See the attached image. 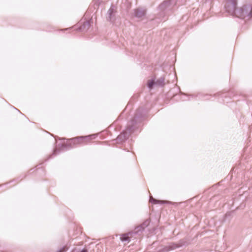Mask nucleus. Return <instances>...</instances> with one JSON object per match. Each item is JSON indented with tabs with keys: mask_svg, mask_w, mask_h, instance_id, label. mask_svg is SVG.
<instances>
[{
	"mask_svg": "<svg viewBox=\"0 0 252 252\" xmlns=\"http://www.w3.org/2000/svg\"><path fill=\"white\" fill-rule=\"evenodd\" d=\"M95 135H90L86 136H79L72 138L69 140L65 144H63L61 150H67L73 148L77 145L85 144L92 138H94Z\"/></svg>",
	"mask_w": 252,
	"mask_h": 252,
	"instance_id": "f257e3e1",
	"label": "nucleus"
},
{
	"mask_svg": "<svg viewBox=\"0 0 252 252\" xmlns=\"http://www.w3.org/2000/svg\"><path fill=\"white\" fill-rule=\"evenodd\" d=\"M136 123V118H134L131 122V124L129 125L126 129L123 131V132L117 137V140L118 141L123 142L127 139L130 134L133 132L135 130L134 124Z\"/></svg>",
	"mask_w": 252,
	"mask_h": 252,
	"instance_id": "f03ea898",
	"label": "nucleus"
},
{
	"mask_svg": "<svg viewBox=\"0 0 252 252\" xmlns=\"http://www.w3.org/2000/svg\"><path fill=\"white\" fill-rule=\"evenodd\" d=\"M236 16L242 19L252 17V6L246 5L236 11Z\"/></svg>",
	"mask_w": 252,
	"mask_h": 252,
	"instance_id": "7ed1b4c3",
	"label": "nucleus"
},
{
	"mask_svg": "<svg viewBox=\"0 0 252 252\" xmlns=\"http://www.w3.org/2000/svg\"><path fill=\"white\" fill-rule=\"evenodd\" d=\"M236 6L237 0H226L224 9L225 11L229 14L236 16V11L238 10Z\"/></svg>",
	"mask_w": 252,
	"mask_h": 252,
	"instance_id": "20e7f679",
	"label": "nucleus"
},
{
	"mask_svg": "<svg viewBox=\"0 0 252 252\" xmlns=\"http://www.w3.org/2000/svg\"><path fill=\"white\" fill-rule=\"evenodd\" d=\"M115 9L113 6H111L110 9L107 12L108 16L107 17V20L113 23L115 20Z\"/></svg>",
	"mask_w": 252,
	"mask_h": 252,
	"instance_id": "39448f33",
	"label": "nucleus"
},
{
	"mask_svg": "<svg viewBox=\"0 0 252 252\" xmlns=\"http://www.w3.org/2000/svg\"><path fill=\"white\" fill-rule=\"evenodd\" d=\"M150 224V220H146L142 224L138 226L135 228L134 233H138L139 231H143L146 227H147Z\"/></svg>",
	"mask_w": 252,
	"mask_h": 252,
	"instance_id": "423d86ee",
	"label": "nucleus"
},
{
	"mask_svg": "<svg viewBox=\"0 0 252 252\" xmlns=\"http://www.w3.org/2000/svg\"><path fill=\"white\" fill-rule=\"evenodd\" d=\"M145 14V10L142 8H137L134 10V15L136 18H141L144 16Z\"/></svg>",
	"mask_w": 252,
	"mask_h": 252,
	"instance_id": "0eeeda50",
	"label": "nucleus"
},
{
	"mask_svg": "<svg viewBox=\"0 0 252 252\" xmlns=\"http://www.w3.org/2000/svg\"><path fill=\"white\" fill-rule=\"evenodd\" d=\"M180 247V245L175 244H170L168 246L165 247L163 250L162 252H167L169 251L174 250L176 248H179Z\"/></svg>",
	"mask_w": 252,
	"mask_h": 252,
	"instance_id": "6e6552de",
	"label": "nucleus"
},
{
	"mask_svg": "<svg viewBox=\"0 0 252 252\" xmlns=\"http://www.w3.org/2000/svg\"><path fill=\"white\" fill-rule=\"evenodd\" d=\"M132 233H134V232H129L128 233L121 235L120 237L121 240L123 242H129L130 237L128 236V235H131Z\"/></svg>",
	"mask_w": 252,
	"mask_h": 252,
	"instance_id": "1a4fd4ad",
	"label": "nucleus"
},
{
	"mask_svg": "<svg viewBox=\"0 0 252 252\" xmlns=\"http://www.w3.org/2000/svg\"><path fill=\"white\" fill-rule=\"evenodd\" d=\"M171 1L170 0L164 1L159 6V9L164 10L166 9L170 4Z\"/></svg>",
	"mask_w": 252,
	"mask_h": 252,
	"instance_id": "9d476101",
	"label": "nucleus"
},
{
	"mask_svg": "<svg viewBox=\"0 0 252 252\" xmlns=\"http://www.w3.org/2000/svg\"><path fill=\"white\" fill-rule=\"evenodd\" d=\"M90 26V22L89 21H87L80 27L79 30L82 31H84L89 29Z\"/></svg>",
	"mask_w": 252,
	"mask_h": 252,
	"instance_id": "9b49d317",
	"label": "nucleus"
},
{
	"mask_svg": "<svg viewBox=\"0 0 252 252\" xmlns=\"http://www.w3.org/2000/svg\"><path fill=\"white\" fill-rule=\"evenodd\" d=\"M164 80L165 79L163 77H160L156 81L155 85L159 87H163L164 85Z\"/></svg>",
	"mask_w": 252,
	"mask_h": 252,
	"instance_id": "f8f14e48",
	"label": "nucleus"
},
{
	"mask_svg": "<svg viewBox=\"0 0 252 252\" xmlns=\"http://www.w3.org/2000/svg\"><path fill=\"white\" fill-rule=\"evenodd\" d=\"M150 201L151 203H154V204H157L158 203H163L164 202V201H163L158 200L156 199L153 198V197L150 198Z\"/></svg>",
	"mask_w": 252,
	"mask_h": 252,
	"instance_id": "ddd939ff",
	"label": "nucleus"
},
{
	"mask_svg": "<svg viewBox=\"0 0 252 252\" xmlns=\"http://www.w3.org/2000/svg\"><path fill=\"white\" fill-rule=\"evenodd\" d=\"M155 82L154 80H150L148 83V86L150 89H152L154 85H155Z\"/></svg>",
	"mask_w": 252,
	"mask_h": 252,
	"instance_id": "4468645a",
	"label": "nucleus"
},
{
	"mask_svg": "<svg viewBox=\"0 0 252 252\" xmlns=\"http://www.w3.org/2000/svg\"><path fill=\"white\" fill-rule=\"evenodd\" d=\"M58 149H55L54 151V153H53V155H56L57 154V152H58Z\"/></svg>",
	"mask_w": 252,
	"mask_h": 252,
	"instance_id": "2eb2a0df",
	"label": "nucleus"
},
{
	"mask_svg": "<svg viewBox=\"0 0 252 252\" xmlns=\"http://www.w3.org/2000/svg\"><path fill=\"white\" fill-rule=\"evenodd\" d=\"M81 252H87L86 250H83L81 251Z\"/></svg>",
	"mask_w": 252,
	"mask_h": 252,
	"instance_id": "dca6fc26",
	"label": "nucleus"
},
{
	"mask_svg": "<svg viewBox=\"0 0 252 252\" xmlns=\"http://www.w3.org/2000/svg\"><path fill=\"white\" fill-rule=\"evenodd\" d=\"M207 99H209L208 98H204V100H207Z\"/></svg>",
	"mask_w": 252,
	"mask_h": 252,
	"instance_id": "f3484780",
	"label": "nucleus"
}]
</instances>
